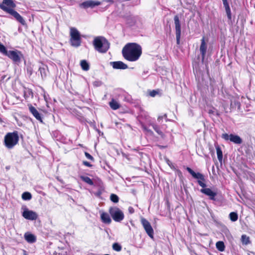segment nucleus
Here are the masks:
<instances>
[{
	"mask_svg": "<svg viewBox=\"0 0 255 255\" xmlns=\"http://www.w3.org/2000/svg\"><path fill=\"white\" fill-rule=\"evenodd\" d=\"M216 247L220 252H223L225 250V245L224 242L222 241L217 242L216 244Z\"/></svg>",
	"mask_w": 255,
	"mask_h": 255,
	"instance_id": "obj_24",
	"label": "nucleus"
},
{
	"mask_svg": "<svg viewBox=\"0 0 255 255\" xmlns=\"http://www.w3.org/2000/svg\"><path fill=\"white\" fill-rule=\"evenodd\" d=\"M187 170L190 173L192 176L198 179V183L199 185L203 188L206 187V185L203 181H205V178L203 174L200 173H196L192 169H191L190 167H187Z\"/></svg>",
	"mask_w": 255,
	"mask_h": 255,
	"instance_id": "obj_7",
	"label": "nucleus"
},
{
	"mask_svg": "<svg viewBox=\"0 0 255 255\" xmlns=\"http://www.w3.org/2000/svg\"><path fill=\"white\" fill-rule=\"evenodd\" d=\"M111 65L114 69H126L128 68V65L122 61H116L111 62Z\"/></svg>",
	"mask_w": 255,
	"mask_h": 255,
	"instance_id": "obj_16",
	"label": "nucleus"
},
{
	"mask_svg": "<svg viewBox=\"0 0 255 255\" xmlns=\"http://www.w3.org/2000/svg\"><path fill=\"white\" fill-rule=\"evenodd\" d=\"M110 199L114 203H118L119 200V198L117 195L112 194L110 196Z\"/></svg>",
	"mask_w": 255,
	"mask_h": 255,
	"instance_id": "obj_29",
	"label": "nucleus"
},
{
	"mask_svg": "<svg viewBox=\"0 0 255 255\" xmlns=\"http://www.w3.org/2000/svg\"><path fill=\"white\" fill-rule=\"evenodd\" d=\"M222 137L226 140H230L236 144H241L242 142V140L239 136L233 134L229 135L227 133H223L222 135Z\"/></svg>",
	"mask_w": 255,
	"mask_h": 255,
	"instance_id": "obj_9",
	"label": "nucleus"
},
{
	"mask_svg": "<svg viewBox=\"0 0 255 255\" xmlns=\"http://www.w3.org/2000/svg\"><path fill=\"white\" fill-rule=\"evenodd\" d=\"M16 6L12 0H3L0 3V8L6 12L12 15L22 25L25 24V21L23 17L16 11L14 8Z\"/></svg>",
	"mask_w": 255,
	"mask_h": 255,
	"instance_id": "obj_2",
	"label": "nucleus"
},
{
	"mask_svg": "<svg viewBox=\"0 0 255 255\" xmlns=\"http://www.w3.org/2000/svg\"><path fill=\"white\" fill-rule=\"evenodd\" d=\"M222 1L225 9L230 8V6L228 3L227 0H222Z\"/></svg>",
	"mask_w": 255,
	"mask_h": 255,
	"instance_id": "obj_37",
	"label": "nucleus"
},
{
	"mask_svg": "<svg viewBox=\"0 0 255 255\" xmlns=\"http://www.w3.org/2000/svg\"><path fill=\"white\" fill-rule=\"evenodd\" d=\"M175 28L176 31V38L177 44L180 43V39L181 36V26L179 18L178 15H175L174 17Z\"/></svg>",
	"mask_w": 255,
	"mask_h": 255,
	"instance_id": "obj_11",
	"label": "nucleus"
},
{
	"mask_svg": "<svg viewBox=\"0 0 255 255\" xmlns=\"http://www.w3.org/2000/svg\"><path fill=\"white\" fill-rule=\"evenodd\" d=\"M80 65L84 71H88L90 69V66L88 62L85 60H82L80 62Z\"/></svg>",
	"mask_w": 255,
	"mask_h": 255,
	"instance_id": "obj_22",
	"label": "nucleus"
},
{
	"mask_svg": "<svg viewBox=\"0 0 255 255\" xmlns=\"http://www.w3.org/2000/svg\"><path fill=\"white\" fill-rule=\"evenodd\" d=\"M226 11L227 13V17L229 19H231V11L230 8H226Z\"/></svg>",
	"mask_w": 255,
	"mask_h": 255,
	"instance_id": "obj_34",
	"label": "nucleus"
},
{
	"mask_svg": "<svg viewBox=\"0 0 255 255\" xmlns=\"http://www.w3.org/2000/svg\"><path fill=\"white\" fill-rule=\"evenodd\" d=\"M217 157L220 162H222L223 159V153L221 148L219 145L216 146Z\"/></svg>",
	"mask_w": 255,
	"mask_h": 255,
	"instance_id": "obj_23",
	"label": "nucleus"
},
{
	"mask_svg": "<svg viewBox=\"0 0 255 255\" xmlns=\"http://www.w3.org/2000/svg\"><path fill=\"white\" fill-rule=\"evenodd\" d=\"M32 198L31 194L28 192H25L22 194V199L23 200H30Z\"/></svg>",
	"mask_w": 255,
	"mask_h": 255,
	"instance_id": "obj_27",
	"label": "nucleus"
},
{
	"mask_svg": "<svg viewBox=\"0 0 255 255\" xmlns=\"http://www.w3.org/2000/svg\"><path fill=\"white\" fill-rule=\"evenodd\" d=\"M8 51L6 50L5 47L0 42V52L2 54L6 55Z\"/></svg>",
	"mask_w": 255,
	"mask_h": 255,
	"instance_id": "obj_30",
	"label": "nucleus"
},
{
	"mask_svg": "<svg viewBox=\"0 0 255 255\" xmlns=\"http://www.w3.org/2000/svg\"><path fill=\"white\" fill-rule=\"evenodd\" d=\"M163 117H165V118H166V115H164V116H160V117H159L158 118V119H157L158 121L159 122H160V120H161V119H162L163 118Z\"/></svg>",
	"mask_w": 255,
	"mask_h": 255,
	"instance_id": "obj_41",
	"label": "nucleus"
},
{
	"mask_svg": "<svg viewBox=\"0 0 255 255\" xmlns=\"http://www.w3.org/2000/svg\"><path fill=\"white\" fill-rule=\"evenodd\" d=\"M141 53V47L135 43L127 44L122 50V54L124 58L130 62L137 61Z\"/></svg>",
	"mask_w": 255,
	"mask_h": 255,
	"instance_id": "obj_1",
	"label": "nucleus"
},
{
	"mask_svg": "<svg viewBox=\"0 0 255 255\" xmlns=\"http://www.w3.org/2000/svg\"><path fill=\"white\" fill-rule=\"evenodd\" d=\"M22 215L25 219L29 220H35L38 217L36 212L29 210L26 208L24 209Z\"/></svg>",
	"mask_w": 255,
	"mask_h": 255,
	"instance_id": "obj_12",
	"label": "nucleus"
},
{
	"mask_svg": "<svg viewBox=\"0 0 255 255\" xmlns=\"http://www.w3.org/2000/svg\"><path fill=\"white\" fill-rule=\"evenodd\" d=\"M39 71L40 73L42 78L46 77L48 73V68L46 65H42L39 68Z\"/></svg>",
	"mask_w": 255,
	"mask_h": 255,
	"instance_id": "obj_20",
	"label": "nucleus"
},
{
	"mask_svg": "<svg viewBox=\"0 0 255 255\" xmlns=\"http://www.w3.org/2000/svg\"><path fill=\"white\" fill-rule=\"evenodd\" d=\"M207 51V45L205 42V37H203L201 39V43L200 47V51L201 53L202 59L205 58Z\"/></svg>",
	"mask_w": 255,
	"mask_h": 255,
	"instance_id": "obj_17",
	"label": "nucleus"
},
{
	"mask_svg": "<svg viewBox=\"0 0 255 255\" xmlns=\"http://www.w3.org/2000/svg\"><path fill=\"white\" fill-rule=\"evenodd\" d=\"M28 106L29 110L30 112L31 113V114L35 118V119L36 120H37L41 123H42V119L41 115L39 114V113L36 110V109L30 104L28 105Z\"/></svg>",
	"mask_w": 255,
	"mask_h": 255,
	"instance_id": "obj_14",
	"label": "nucleus"
},
{
	"mask_svg": "<svg viewBox=\"0 0 255 255\" xmlns=\"http://www.w3.org/2000/svg\"><path fill=\"white\" fill-rule=\"evenodd\" d=\"M158 93V91H156V90H152L151 91H150L149 92V95L152 97H155L156 95H157Z\"/></svg>",
	"mask_w": 255,
	"mask_h": 255,
	"instance_id": "obj_35",
	"label": "nucleus"
},
{
	"mask_svg": "<svg viewBox=\"0 0 255 255\" xmlns=\"http://www.w3.org/2000/svg\"><path fill=\"white\" fill-rule=\"evenodd\" d=\"M128 211L130 213L132 214L134 212V209L132 207H129L128 208Z\"/></svg>",
	"mask_w": 255,
	"mask_h": 255,
	"instance_id": "obj_40",
	"label": "nucleus"
},
{
	"mask_svg": "<svg viewBox=\"0 0 255 255\" xmlns=\"http://www.w3.org/2000/svg\"><path fill=\"white\" fill-rule=\"evenodd\" d=\"M93 45L96 50L100 53H106L110 48V43L108 40L102 36L95 38Z\"/></svg>",
	"mask_w": 255,
	"mask_h": 255,
	"instance_id": "obj_3",
	"label": "nucleus"
},
{
	"mask_svg": "<svg viewBox=\"0 0 255 255\" xmlns=\"http://www.w3.org/2000/svg\"><path fill=\"white\" fill-rule=\"evenodd\" d=\"M141 127L143 130L146 133H148L150 134L152 133V131L150 129H148L142 123H141Z\"/></svg>",
	"mask_w": 255,
	"mask_h": 255,
	"instance_id": "obj_33",
	"label": "nucleus"
},
{
	"mask_svg": "<svg viewBox=\"0 0 255 255\" xmlns=\"http://www.w3.org/2000/svg\"><path fill=\"white\" fill-rule=\"evenodd\" d=\"M232 106H233L232 101H231V107H232Z\"/></svg>",
	"mask_w": 255,
	"mask_h": 255,
	"instance_id": "obj_44",
	"label": "nucleus"
},
{
	"mask_svg": "<svg viewBox=\"0 0 255 255\" xmlns=\"http://www.w3.org/2000/svg\"><path fill=\"white\" fill-rule=\"evenodd\" d=\"M229 217L232 222H235L238 219V215L236 212H231L229 215Z\"/></svg>",
	"mask_w": 255,
	"mask_h": 255,
	"instance_id": "obj_28",
	"label": "nucleus"
},
{
	"mask_svg": "<svg viewBox=\"0 0 255 255\" xmlns=\"http://www.w3.org/2000/svg\"><path fill=\"white\" fill-rule=\"evenodd\" d=\"M19 136L17 131L7 133L4 136V145L8 149L13 148L17 144Z\"/></svg>",
	"mask_w": 255,
	"mask_h": 255,
	"instance_id": "obj_4",
	"label": "nucleus"
},
{
	"mask_svg": "<svg viewBox=\"0 0 255 255\" xmlns=\"http://www.w3.org/2000/svg\"><path fill=\"white\" fill-rule=\"evenodd\" d=\"M27 73L29 75H31L32 74V68L31 67H27Z\"/></svg>",
	"mask_w": 255,
	"mask_h": 255,
	"instance_id": "obj_38",
	"label": "nucleus"
},
{
	"mask_svg": "<svg viewBox=\"0 0 255 255\" xmlns=\"http://www.w3.org/2000/svg\"><path fill=\"white\" fill-rule=\"evenodd\" d=\"M101 219L102 221L105 224H109L112 221L109 215L105 212H102L101 213Z\"/></svg>",
	"mask_w": 255,
	"mask_h": 255,
	"instance_id": "obj_18",
	"label": "nucleus"
},
{
	"mask_svg": "<svg viewBox=\"0 0 255 255\" xmlns=\"http://www.w3.org/2000/svg\"><path fill=\"white\" fill-rule=\"evenodd\" d=\"M152 126L153 128V129L155 130V131L159 135H162V132L160 130L159 128L155 124L152 125Z\"/></svg>",
	"mask_w": 255,
	"mask_h": 255,
	"instance_id": "obj_32",
	"label": "nucleus"
},
{
	"mask_svg": "<svg viewBox=\"0 0 255 255\" xmlns=\"http://www.w3.org/2000/svg\"><path fill=\"white\" fill-rule=\"evenodd\" d=\"M70 29V41L71 45L76 47H79L81 43L80 32L75 27H71Z\"/></svg>",
	"mask_w": 255,
	"mask_h": 255,
	"instance_id": "obj_5",
	"label": "nucleus"
},
{
	"mask_svg": "<svg viewBox=\"0 0 255 255\" xmlns=\"http://www.w3.org/2000/svg\"><path fill=\"white\" fill-rule=\"evenodd\" d=\"M141 223L147 234L151 238H153V230L150 223L145 218L141 219Z\"/></svg>",
	"mask_w": 255,
	"mask_h": 255,
	"instance_id": "obj_8",
	"label": "nucleus"
},
{
	"mask_svg": "<svg viewBox=\"0 0 255 255\" xmlns=\"http://www.w3.org/2000/svg\"><path fill=\"white\" fill-rule=\"evenodd\" d=\"M83 164H84V165H85V166H86L87 167H91L92 166L91 163L88 161H83Z\"/></svg>",
	"mask_w": 255,
	"mask_h": 255,
	"instance_id": "obj_39",
	"label": "nucleus"
},
{
	"mask_svg": "<svg viewBox=\"0 0 255 255\" xmlns=\"http://www.w3.org/2000/svg\"><path fill=\"white\" fill-rule=\"evenodd\" d=\"M201 192L206 195L208 196L211 200H215V197L217 195V193L213 191L211 189L204 187L201 189Z\"/></svg>",
	"mask_w": 255,
	"mask_h": 255,
	"instance_id": "obj_15",
	"label": "nucleus"
},
{
	"mask_svg": "<svg viewBox=\"0 0 255 255\" xmlns=\"http://www.w3.org/2000/svg\"><path fill=\"white\" fill-rule=\"evenodd\" d=\"M241 241L243 244L245 245H247L251 243L249 237L247 236L246 235H243L242 236Z\"/></svg>",
	"mask_w": 255,
	"mask_h": 255,
	"instance_id": "obj_25",
	"label": "nucleus"
},
{
	"mask_svg": "<svg viewBox=\"0 0 255 255\" xmlns=\"http://www.w3.org/2000/svg\"><path fill=\"white\" fill-rule=\"evenodd\" d=\"M80 178L83 181H84L85 182L87 183V184H88L90 185H92L94 184L92 179L88 176H81Z\"/></svg>",
	"mask_w": 255,
	"mask_h": 255,
	"instance_id": "obj_26",
	"label": "nucleus"
},
{
	"mask_svg": "<svg viewBox=\"0 0 255 255\" xmlns=\"http://www.w3.org/2000/svg\"><path fill=\"white\" fill-rule=\"evenodd\" d=\"M5 56H7L14 62H19L20 61L22 54L17 50H9L8 51Z\"/></svg>",
	"mask_w": 255,
	"mask_h": 255,
	"instance_id": "obj_10",
	"label": "nucleus"
},
{
	"mask_svg": "<svg viewBox=\"0 0 255 255\" xmlns=\"http://www.w3.org/2000/svg\"><path fill=\"white\" fill-rule=\"evenodd\" d=\"M109 213L113 220L116 222H120L124 218V213L118 207L110 208Z\"/></svg>",
	"mask_w": 255,
	"mask_h": 255,
	"instance_id": "obj_6",
	"label": "nucleus"
},
{
	"mask_svg": "<svg viewBox=\"0 0 255 255\" xmlns=\"http://www.w3.org/2000/svg\"><path fill=\"white\" fill-rule=\"evenodd\" d=\"M101 4V2L95 0H87L80 4V6L83 8H93Z\"/></svg>",
	"mask_w": 255,
	"mask_h": 255,
	"instance_id": "obj_13",
	"label": "nucleus"
},
{
	"mask_svg": "<svg viewBox=\"0 0 255 255\" xmlns=\"http://www.w3.org/2000/svg\"><path fill=\"white\" fill-rule=\"evenodd\" d=\"M235 104L237 105L238 108H239L240 107V103L238 101H236L235 102Z\"/></svg>",
	"mask_w": 255,
	"mask_h": 255,
	"instance_id": "obj_42",
	"label": "nucleus"
},
{
	"mask_svg": "<svg viewBox=\"0 0 255 255\" xmlns=\"http://www.w3.org/2000/svg\"><path fill=\"white\" fill-rule=\"evenodd\" d=\"M113 249L114 251H116L117 252H120L122 250V247L120 244L116 243L113 244Z\"/></svg>",
	"mask_w": 255,
	"mask_h": 255,
	"instance_id": "obj_31",
	"label": "nucleus"
},
{
	"mask_svg": "<svg viewBox=\"0 0 255 255\" xmlns=\"http://www.w3.org/2000/svg\"><path fill=\"white\" fill-rule=\"evenodd\" d=\"M109 105L111 109L114 110H116L120 108V104L114 99H112L111 101L109 103Z\"/></svg>",
	"mask_w": 255,
	"mask_h": 255,
	"instance_id": "obj_21",
	"label": "nucleus"
},
{
	"mask_svg": "<svg viewBox=\"0 0 255 255\" xmlns=\"http://www.w3.org/2000/svg\"><path fill=\"white\" fill-rule=\"evenodd\" d=\"M25 240L29 243H33L36 241V237L30 233H26L24 234Z\"/></svg>",
	"mask_w": 255,
	"mask_h": 255,
	"instance_id": "obj_19",
	"label": "nucleus"
},
{
	"mask_svg": "<svg viewBox=\"0 0 255 255\" xmlns=\"http://www.w3.org/2000/svg\"><path fill=\"white\" fill-rule=\"evenodd\" d=\"M85 156L88 159H90L91 160H94V158L93 157V156L90 154H89V153H88L87 152H85Z\"/></svg>",
	"mask_w": 255,
	"mask_h": 255,
	"instance_id": "obj_36",
	"label": "nucleus"
},
{
	"mask_svg": "<svg viewBox=\"0 0 255 255\" xmlns=\"http://www.w3.org/2000/svg\"><path fill=\"white\" fill-rule=\"evenodd\" d=\"M94 84L96 85V86H99L101 85V82H95Z\"/></svg>",
	"mask_w": 255,
	"mask_h": 255,
	"instance_id": "obj_43",
	"label": "nucleus"
}]
</instances>
